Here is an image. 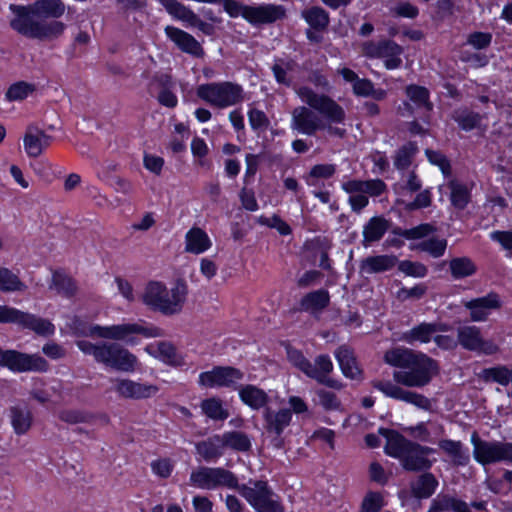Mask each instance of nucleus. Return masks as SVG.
<instances>
[{"instance_id": "27", "label": "nucleus", "mask_w": 512, "mask_h": 512, "mask_svg": "<svg viewBox=\"0 0 512 512\" xmlns=\"http://www.w3.org/2000/svg\"><path fill=\"white\" fill-rule=\"evenodd\" d=\"M335 357L339 363L342 373L347 378L360 379L362 371L358 366L353 351L347 346H340L335 351Z\"/></svg>"}, {"instance_id": "10", "label": "nucleus", "mask_w": 512, "mask_h": 512, "mask_svg": "<svg viewBox=\"0 0 512 512\" xmlns=\"http://www.w3.org/2000/svg\"><path fill=\"white\" fill-rule=\"evenodd\" d=\"M189 480L192 486L203 490H215L217 488L236 490L238 487L237 476L222 467H198L191 472Z\"/></svg>"}, {"instance_id": "50", "label": "nucleus", "mask_w": 512, "mask_h": 512, "mask_svg": "<svg viewBox=\"0 0 512 512\" xmlns=\"http://www.w3.org/2000/svg\"><path fill=\"white\" fill-rule=\"evenodd\" d=\"M36 90L35 84L18 81L9 86L5 93L7 101H22Z\"/></svg>"}, {"instance_id": "21", "label": "nucleus", "mask_w": 512, "mask_h": 512, "mask_svg": "<svg viewBox=\"0 0 512 512\" xmlns=\"http://www.w3.org/2000/svg\"><path fill=\"white\" fill-rule=\"evenodd\" d=\"M174 88L175 83L172 77L165 73L155 74L149 83L150 92L158 90L157 99L159 103L169 108H174L178 103L177 97L173 92Z\"/></svg>"}, {"instance_id": "13", "label": "nucleus", "mask_w": 512, "mask_h": 512, "mask_svg": "<svg viewBox=\"0 0 512 512\" xmlns=\"http://www.w3.org/2000/svg\"><path fill=\"white\" fill-rule=\"evenodd\" d=\"M457 342L465 350L485 355L495 354L499 348L492 340L484 339L481 329L474 325L457 328Z\"/></svg>"}, {"instance_id": "7", "label": "nucleus", "mask_w": 512, "mask_h": 512, "mask_svg": "<svg viewBox=\"0 0 512 512\" xmlns=\"http://www.w3.org/2000/svg\"><path fill=\"white\" fill-rule=\"evenodd\" d=\"M438 372L437 361L424 353H419L407 370L394 371L393 379L406 387L421 388L428 385Z\"/></svg>"}, {"instance_id": "18", "label": "nucleus", "mask_w": 512, "mask_h": 512, "mask_svg": "<svg viewBox=\"0 0 512 512\" xmlns=\"http://www.w3.org/2000/svg\"><path fill=\"white\" fill-rule=\"evenodd\" d=\"M243 377V372L235 367L216 366L210 371L200 373L198 383L207 388L232 387Z\"/></svg>"}, {"instance_id": "34", "label": "nucleus", "mask_w": 512, "mask_h": 512, "mask_svg": "<svg viewBox=\"0 0 512 512\" xmlns=\"http://www.w3.org/2000/svg\"><path fill=\"white\" fill-rule=\"evenodd\" d=\"M439 448L446 453L456 466H466L470 461L469 454L463 449L461 441L442 439L438 442Z\"/></svg>"}, {"instance_id": "17", "label": "nucleus", "mask_w": 512, "mask_h": 512, "mask_svg": "<svg viewBox=\"0 0 512 512\" xmlns=\"http://www.w3.org/2000/svg\"><path fill=\"white\" fill-rule=\"evenodd\" d=\"M113 391L124 399L142 400L155 396L159 387L154 384L137 382L128 378H111Z\"/></svg>"}, {"instance_id": "33", "label": "nucleus", "mask_w": 512, "mask_h": 512, "mask_svg": "<svg viewBox=\"0 0 512 512\" xmlns=\"http://www.w3.org/2000/svg\"><path fill=\"white\" fill-rule=\"evenodd\" d=\"M329 302V292L325 289H319L306 294L300 301V308L306 312L316 313L325 309Z\"/></svg>"}, {"instance_id": "48", "label": "nucleus", "mask_w": 512, "mask_h": 512, "mask_svg": "<svg viewBox=\"0 0 512 512\" xmlns=\"http://www.w3.org/2000/svg\"><path fill=\"white\" fill-rule=\"evenodd\" d=\"M310 371L307 377L316 381L322 380L333 371V363L328 355L322 354L315 358L314 364H310Z\"/></svg>"}, {"instance_id": "6", "label": "nucleus", "mask_w": 512, "mask_h": 512, "mask_svg": "<svg viewBox=\"0 0 512 512\" xmlns=\"http://www.w3.org/2000/svg\"><path fill=\"white\" fill-rule=\"evenodd\" d=\"M236 490L256 512H285L281 498L263 480H249Z\"/></svg>"}, {"instance_id": "32", "label": "nucleus", "mask_w": 512, "mask_h": 512, "mask_svg": "<svg viewBox=\"0 0 512 512\" xmlns=\"http://www.w3.org/2000/svg\"><path fill=\"white\" fill-rule=\"evenodd\" d=\"M420 352H415L409 348L396 347L386 351L384 360L387 364L399 367L404 370L413 364L414 359L419 355Z\"/></svg>"}, {"instance_id": "63", "label": "nucleus", "mask_w": 512, "mask_h": 512, "mask_svg": "<svg viewBox=\"0 0 512 512\" xmlns=\"http://www.w3.org/2000/svg\"><path fill=\"white\" fill-rule=\"evenodd\" d=\"M166 11L176 19L182 20L186 11L189 9L177 0H158Z\"/></svg>"}, {"instance_id": "53", "label": "nucleus", "mask_w": 512, "mask_h": 512, "mask_svg": "<svg viewBox=\"0 0 512 512\" xmlns=\"http://www.w3.org/2000/svg\"><path fill=\"white\" fill-rule=\"evenodd\" d=\"M202 412L213 420H225L229 414L227 410L222 407V403L217 398L205 399L201 403Z\"/></svg>"}, {"instance_id": "24", "label": "nucleus", "mask_w": 512, "mask_h": 512, "mask_svg": "<svg viewBox=\"0 0 512 512\" xmlns=\"http://www.w3.org/2000/svg\"><path fill=\"white\" fill-rule=\"evenodd\" d=\"M51 137L43 130L29 126L24 135L23 144L29 157H39L44 149L50 145Z\"/></svg>"}, {"instance_id": "60", "label": "nucleus", "mask_w": 512, "mask_h": 512, "mask_svg": "<svg viewBox=\"0 0 512 512\" xmlns=\"http://www.w3.org/2000/svg\"><path fill=\"white\" fill-rule=\"evenodd\" d=\"M425 154L429 162L433 165L438 166L445 176H449L451 174L450 162L444 154H442L439 151H434L431 149H426Z\"/></svg>"}, {"instance_id": "59", "label": "nucleus", "mask_w": 512, "mask_h": 512, "mask_svg": "<svg viewBox=\"0 0 512 512\" xmlns=\"http://www.w3.org/2000/svg\"><path fill=\"white\" fill-rule=\"evenodd\" d=\"M292 70V63L283 60L276 61L272 66V71L276 81L285 86L291 85V78L288 72Z\"/></svg>"}, {"instance_id": "54", "label": "nucleus", "mask_w": 512, "mask_h": 512, "mask_svg": "<svg viewBox=\"0 0 512 512\" xmlns=\"http://www.w3.org/2000/svg\"><path fill=\"white\" fill-rule=\"evenodd\" d=\"M435 228L430 224H420L410 229L395 228L393 233L407 240H419L433 233Z\"/></svg>"}, {"instance_id": "30", "label": "nucleus", "mask_w": 512, "mask_h": 512, "mask_svg": "<svg viewBox=\"0 0 512 512\" xmlns=\"http://www.w3.org/2000/svg\"><path fill=\"white\" fill-rule=\"evenodd\" d=\"M438 484V480L432 473L424 471L423 474L411 483L412 495L417 499L430 498L435 493Z\"/></svg>"}, {"instance_id": "58", "label": "nucleus", "mask_w": 512, "mask_h": 512, "mask_svg": "<svg viewBox=\"0 0 512 512\" xmlns=\"http://www.w3.org/2000/svg\"><path fill=\"white\" fill-rule=\"evenodd\" d=\"M287 358L289 362L302 371L306 376L308 372L310 371V364L311 362L303 355V353L300 350H297L293 347H287Z\"/></svg>"}, {"instance_id": "52", "label": "nucleus", "mask_w": 512, "mask_h": 512, "mask_svg": "<svg viewBox=\"0 0 512 512\" xmlns=\"http://www.w3.org/2000/svg\"><path fill=\"white\" fill-rule=\"evenodd\" d=\"M453 119L458 123L461 129L470 131L480 125L482 117L479 113L473 111L458 110L454 112Z\"/></svg>"}, {"instance_id": "45", "label": "nucleus", "mask_w": 512, "mask_h": 512, "mask_svg": "<svg viewBox=\"0 0 512 512\" xmlns=\"http://www.w3.org/2000/svg\"><path fill=\"white\" fill-rule=\"evenodd\" d=\"M451 275L454 279H462L476 273L475 263L468 257L453 258L449 263Z\"/></svg>"}, {"instance_id": "15", "label": "nucleus", "mask_w": 512, "mask_h": 512, "mask_svg": "<svg viewBox=\"0 0 512 512\" xmlns=\"http://www.w3.org/2000/svg\"><path fill=\"white\" fill-rule=\"evenodd\" d=\"M3 367L13 372H46L48 362L38 354H26L17 350H5Z\"/></svg>"}, {"instance_id": "14", "label": "nucleus", "mask_w": 512, "mask_h": 512, "mask_svg": "<svg viewBox=\"0 0 512 512\" xmlns=\"http://www.w3.org/2000/svg\"><path fill=\"white\" fill-rule=\"evenodd\" d=\"M402 47L391 40L379 42L366 41L362 44V53L368 58L384 59L385 67L389 70L396 69L402 64L400 55Z\"/></svg>"}, {"instance_id": "40", "label": "nucleus", "mask_w": 512, "mask_h": 512, "mask_svg": "<svg viewBox=\"0 0 512 512\" xmlns=\"http://www.w3.org/2000/svg\"><path fill=\"white\" fill-rule=\"evenodd\" d=\"M448 188L450 190V201L452 206L459 210L465 209L471 200V193L468 187L453 179L449 181Z\"/></svg>"}, {"instance_id": "61", "label": "nucleus", "mask_w": 512, "mask_h": 512, "mask_svg": "<svg viewBox=\"0 0 512 512\" xmlns=\"http://www.w3.org/2000/svg\"><path fill=\"white\" fill-rule=\"evenodd\" d=\"M248 118H249L250 126L253 130L264 131L270 125V121H269L268 117L266 116V114L263 111L256 109V108H252L249 110Z\"/></svg>"}, {"instance_id": "9", "label": "nucleus", "mask_w": 512, "mask_h": 512, "mask_svg": "<svg viewBox=\"0 0 512 512\" xmlns=\"http://www.w3.org/2000/svg\"><path fill=\"white\" fill-rule=\"evenodd\" d=\"M197 95L210 105L226 108L243 101V88L236 83L214 82L202 84L197 88Z\"/></svg>"}, {"instance_id": "2", "label": "nucleus", "mask_w": 512, "mask_h": 512, "mask_svg": "<svg viewBox=\"0 0 512 512\" xmlns=\"http://www.w3.org/2000/svg\"><path fill=\"white\" fill-rule=\"evenodd\" d=\"M15 17L10 26L18 33L34 39L51 40L60 37L66 28L60 21H40L39 19H58L65 14L66 5L62 0H37L32 4L10 5Z\"/></svg>"}, {"instance_id": "55", "label": "nucleus", "mask_w": 512, "mask_h": 512, "mask_svg": "<svg viewBox=\"0 0 512 512\" xmlns=\"http://www.w3.org/2000/svg\"><path fill=\"white\" fill-rule=\"evenodd\" d=\"M318 404L326 411H337L341 409V401L334 392L318 389L316 391Z\"/></svg>"}, {"instance_id": "8", "label": "nucleus", "mask_w": 512, "mask_h": 512, "mask_svg": "<svg viewBox=\"0 0 512 512\" xmlns=\"http://www.w3.org/2000/svg\"><path fill=\"white\" fill-rule=\"evenodd\" d=\"M141 334L146 338L163 336V330L156 326H144L139 323H124L112 326L93 325L89 328L87 335L97 336L103 339L125 341L134 343L132 335Z\"/></svg>"}, {"instance_id": "38", "label": "nucleus", "mask_w": 512, "mask_h": 512, "mask_svg": "<svg viewBox=\"0 0 512 512\" xmlns=\"http://www.w3.org/2000/svg\"><path fill=\"white\" fill-rule=\"evenodd\" d=\"M408 99L423 112L424 117L433 109V104L429 100V91L418 85H409L406 87Z\"/></svg>"}, {"instance_id": "23", "label": "nucleus", "mask_w": 512, "mask_h": 512, "mask_svg": "<svg viewBox=\"0 0 512 512\" xmlns=\"http://www.w3.org/2000/svg\"><path fill=\"white\" fill-rule=\"evenodd\" d=\"M165 34L182 52L195 57H202L204 55L200 42L184 30L173 26H166Z\"/></svg>"}, {"instance_id": "56", "label": "nucleus", "mask_w": 512, "mask_h": 512, "mask_svg": "<svg viewBox=\"0 0 512 512\" xmlns=\"http://www.w3.org/2000/svg\"><path fill=\"white\" fill-rule=\"evenodd\" d=\"M399 271L407 276L423 278L428 273V268L420 263L409 260L400 261L397 263Z\"/></svg>"}, {"instance_id": "29", "label": "nucleus", "mask_w": 512, "mask_h": 512, "mask_svg": "<svg viewBox=\"0 0 512 512\" xmlns=\"http://www.w3.org/2000/svg\"><path fill=\"white\" fill-rule=\"evenodd\" d=\"M239 397L241 401L254 410L267 407L269 396L267 393L255 385H242L239 387Z\"/></svg>"}, {"instance_id": "49", "label": "nucleus", "mask_w": 512, "mask_h": 512, "mask_svg": "<svg viewBox=\"0 0 512 512\" xmlns=\"http://www.w3.org/2000/svg\"><path fill=\"white\" fill-rule=\"evenodd\" d=\"M224 448L229 447L238 451H247L251 447L249 437L238 431L226 432L221 435Z\"/></svg>"}, {"instance_id": "11", "label": "nucleus", "mask_w": 512, "mask_h": 512, "mask_svg": "<svg viewBox=\"0 0 512 512\" xmlns=\"http://www.w3.org/2000/svg\"><path fill=\"white\" fill-rule=\"evenodd\" d=\"M473 457L482 466L506 462L512 464V442L482 440L476 432L471 435Z\"/></svg>"}, {"instance_id": "3", "label": "nucleus", "mask_w": 512, "mask_h": 512, "mask_svg": "<svg viewBox=\"0 0 512 512\" xmlns=\"http://www.w3.org/2000/svg\"><path fill=\"white\" fill-rule=\"evenodd\" d=\"M379 433L386 439L384 451L400 461L403 469L411 472L428 471L436 461L429 456L435 449L406 439L397 431L380 428Z\"/></svg>"}, {"instance_id": "28", "label": "nucleus", "mask_w": 512, "mask_h": 512, "mask_svg": "<svg viewBox=\"0 0 512 512\" xmlns=\"http://www.w3.org/2000/svg\"><path fill=\"white\" fill-rule=\"evenodd\" d=\"M212 245L208 234L199 227L191 228L185 235V251L192 254H201Z\"/></svg>"}, {"instance_id": "57", "label": "nucleus", "mask_w": 512, "mask_h": 512, "mask_svg": "<svg viewBox=\"0 0 512 512\" xmlns=\"http://www.w3.org/2000/svg\"><path fill=\"white\" fill-rule=\"evenodd\" d=\"M458 499L447 494L438 495L431 501L427 512L454 511Z\"/></svg>"}, {"instance_id": "16", "label": "nucleus", "mask_w": 512, "mask_h": 512, "mask_svg": "<svg viewBox=\"0 0 512 512\" xmlns=\"http://www.w3.org/2000/svg\"><path fill=\"white\" fill-rule=\"evenodd\" d=\"M372 385L387 397L404 401L426 411L432 408L431 400L426 396L411 390H406L391 381L376 380L372 382Z\"/></svg>"}, {"instance_id": "20", "label": "nucleus", "mask_w": 512, "mask_h": 512, "mask_svg": "<svg viewBox=\"0 0 512 512\" xmlns=\"http://www.w3.org/2000/svg\"><path fill=\"white\" fill-rule=\"evenodd\" d=\"M286 16V10L282 5L262 4L249 6L245 9L244 19L252 25L271 24Z\"/></svg>"}, {"instance_id": "46", "label": "nucleus", "mask_w": 512, "mask_h": 512, "mask_svg": "<svg viewBox=\"0 0 512 512\" xmlns=\"http://www.w3.org/2000/svg\"><path fill=\"white\" fill-rule=\"evenodd\" d=\"M418 151V147L414 142H408L401 146L394 156V166L398 170L407 169L413 161L414 156Z\"/></svg>"}, {"instance_id": "47", "label": "nucleus", "mask_w": 512, "mask_h": 512, "mask_svg": "<svg viewBox=\"0 0 512 512\" xmlns=\"http://www.w3.org/2000/svg\"><path fill=\"white\" fill-rule=\"evenodd\" d=\"M50 288H55L59 294L66 297H72L77 291L74 280L62 272H54Z\"/></svg>"}, {"instance_id": "4", "label": "nucleus", "mask_w": 512, "mask_h": 512, "mask_svg": "<svg viewBox=\"0 0 512 512\" xmlns=\"http://www.w3.org/2000/svg\"><path fill=\"white\" fill-rule=\"evenodd\" d=\"M76 346L84 354L92 355L97 363L125 373H133L139 366L136 355L115 342L98 344L79 340Z\"/></svg>"}, {"instance_id": "51", "label": "nucleus", "mask_w": 512, "mask_h": 512, "mask_svg": "<svg viewBox=\"0 0 512 512\" xmlns=\"http://www.w3.org/2000/svg\"><path fill=\"white\" fill-rule=\"evenodd\" d=\"M25 288V284L20 281L19 277L16 274H14L8 268L0 266V291H22Z\"/></svg>"}, {"instance_id": "37", "label": "nucleus", "mask_w": 512, "mask_h": 512, "mask_svg": "<svg viewBox=\"0 0 512 512\" xmlns=\"http://www.w3.org/2000/svg\"><path fill=\"white\" fill-rule=\"evenodd\" d=\"M338 73L346 82L352 83L353 93L357 96L368 97L372 93L373 83L366 78H359L358 75L349 68H341Z\"/></svg>"}, {"instance_id": "64", "label": "nucleus", "mask_w": 512, "mask_h": 512, "mask_svg": "<svg viewBox=\"0 0 512 512\" xmlns=\"http://www.w3.org/2000/svg\"><path fill=\"white\" fill-rule=\"evenodd\" d=\"M491 41L492 35L485 32H474L467 38V43L478 50L487 48L491 44Z\"/></svg>"}, {"instance_id": "41", "label": "nucleus", "mask_w": 512, "mask_h": 512, "mask_svg": "<svg viewBox=\"0 0 512 512\" xmlns=\"http://www.w3.org/2000/svg\"><path fill=\"white\" fill-rule=\"evenodd\" d=\"M479 378L485 382H496L507 386L512 382V370L506 366L485 368L479 373Z\"/></svg>"}, {"instance_id": "36", "label": "nucleus", "mask_w": 512, "mask_h": 512, "mask_svg": "<svg viewBox=\"0 0 512 512\" xmlns=\"http://www.w3.org/2000/svg\"><path fill=\"white\" fill-rule=\"evenodd\" d=\"M301 17L314 30H326L330 23L329 13L320 6L304 9Z\"/></svg>"}, {"instance_id": "12", "label": "nucleus", "mask_w": 512, "mask_h": 512, "mask_svg": "<svg viewBox=\"0 0 512 512\" xmlns=\"http://www.w3.org/2000/svg\"><path fill=\"white\" fill-rule=\"evenodd\" d=\"M0 323H16L42 336L52 335L55 331L50 321L8 306H0Z\"/></svg>"}, {"instance_id": "22", "label": "nucleus", "mask_w": 512, "mask_h": 512, "mask_svg": "<svg viewBox=\"0 0 512 512\" xmlns=\"http://www.w3.org/2000/svg\"><path fill=\"white\" fill-rule=\"evenodd\" d=\"M463 305L470 311V319L473 322H482L487 320L491 310L500 307V300L496 293H489L484 297L466 301Z\"/></svg>"}, {"instance_id": "44", "label": "nucleus", "mask_w": 512, "mask_h": 512, "mask_svg": "<svg viewBox=\"0 0 512 512\" xmlns=\"http://www.w3.org/2000/svg\"><path fill=\"white\" fill-rule=\"evenodd\" d=\"M157 351L160 359L166 364L175 367H182L187 364L184 356L169 342H158Z\"/></svg>"}, {"instance_id": "62", "label": "nucleus", "mask_w": 512, "mask_h": 512, "mask_svg": "<svg viewBox=\"0 0 512 512\" xmlns=\"http://www.w3.org/2000/svg\"><path fill=\"white\" fill-rule=\"evenodd\" d=\"M382 496L379 493L370 492L364 498L360 512H379L382 508Z\"/></svg>"}, {"instance_id": "25", "label": "nucleus", "mask_w": 512, "mask_h": 512, "mask_svg": "<svg viewBox=\"0 0 512 512\" xmlns=\"http://www.w3.org/2000/svg\"><path fill=\"white\" fill-rule=\"evenodd\" d=\"M398 263L395 255H376L364 258L359 265L361 274L371 275L392 270Z\"/></svg>"}, {"instance_id": "5", "label": "nucleus", "mask_w": 512, "mask_h": 512, "mask_svg": "<svg viewBox=\"0 0 512 512\" xmlns=\"http://www.w3.org/2000/svg\"><path fill=\"white\" fill-rule=\"evenodd\" d=\"M186 295L187 287L183 282H177L168 289L163 283L152 281L145 287L142 301L153 311L174 315L182 310Z\"/></svg>"}, {"instance_id": "39", "label": "nucleus", "mask_w": 512, "mask_h": 512, "mask_svg": "<svg viewBox=\"0 0 512 512\" xmlns=\"http://www.w3.org/2000/svg\"><path fill=\"white\" fill-rule=\"evenodd\" d=\"M388 229V221L381 217H373L364 226L363 244L367 246L369 243L379 241Z\"/></svg>"}, {"instance_id": "35", "label": "nucleus", "mask_w": 512, "mask_h": 512, "mask_svg": "<svg viewBox=\"0 0 512 512\" xmlns=\"http://www.w3.org/2000/svg\"><path fill=\"white\" fill-rule=\"evenodd\" d=\"M196 451L205 461L219 458L224 451L221 435H213L204 441L198 442Z\"/></svg>"}, {"instance_id": "1", "label": "nucleus", "mask_w": 512, "mask_h": 512, "mask_svg": "<svg viewBox=\"0 0 512 512\" xmlns=\"http://www.w3.org/2000/svg\"><path fill=\"white\" fill-rule=\"evenodd\" d=\"M297 95L306 106H298L291 112L290 127L299 134L314 136L324 130L330 136L342 138L345 129L333 126L345 121L346 113L334 99L326 94H319L308 86L296 90Z\"/></svg>"}, {"instance_id": "31", "label": "nucleus", "mask_w": 512, "mask_h": 512, "mask_svg": "<svg viewBox=\"0 0 512 512\" xmlns=\"http://www.w3.org/2000/svg\"><path fill=\"white\" fill-rule=\"evenodd\" d=\"M33 416L28 407L16 405L10 408V422L17 435L26 434L32 426Z\"/></svg>"}, {"instance_id": "43", "label": "nucleus", "mask_w": 512, "mask_h": 512, "mask_svg": "<svg viewBox=\"0 0 512 512\" xmlns=\"http://www.w3.org/2000/svg\"><path fill=\"white\" fill-rule=\"evenodd\" d=\"M413 250L428 253L433 258H440L445 254L447 240L437 237H430L410 247Z\"/></svg>"}, {"instance_id": "26", "label": "nucleus", "mask_w": 512, "mask_h": 512, "mask_svg": "<svg viewBox=\"0 0 512 512\" xmlns=\"http://www.w3.org/2000/svg\"><path fill=\"white\" fill-rule=\"evenodd\" d=\"M342 189L348 194L363 193L366 196L376 197L386 190V184L381 179L349 180L342 184Z\"/></svg>"}, {"instance_id": "19", "label": "nucleus", "mask_w": 512, "mask_h": 512, "mask_svg": "<svg viewBox=\"0 0 512 512\" xmlns=\"http://www.w3.org/2000/svg\"><path fill=\"white\" fill-rule=\"evenodd\" d=\"M262 417L264 430L268 435L274 437L277 441L276 446L281 447L282 441L280 437L292 421L291 410L288 408L274 410L271 407H265Z\"/></svg>"}, {"instance_id": "42", "label": "nucleus", "mask_w": 512, "mask_h": 512, "mask_svg": "<svg viewBox=\"0 0 512 512\" xmlns=\"http://www.w3.org/2000/svg\"><path fill=\"white\" fill-rule=\"evenodd\" d=\"M433 338V324L423 322L405 332L402 339L409 344H413L414 342L429 343Z\"/></svg>"}]
</instances>
